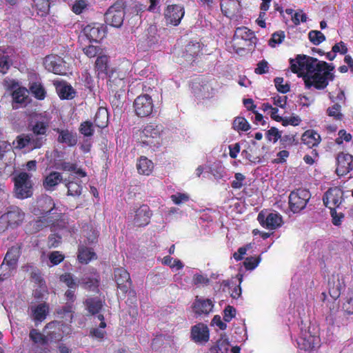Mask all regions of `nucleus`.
Segmentation results:
<instances>
[{
	"instance_id": "f257e3e1",
	"label": "nucleus",
	"mask_w": 353,
	"mask_h": 353,
	"mask_svg": "<svg viewBox=\"0 0 353 353\" xmlns=\"http://www.w3.org/2000/svg\"><path fill=\"white\" fill-rule=\"evenodd\" d=\"M290 70L302 77L307 88L324 90L334 79V66L323 61L305 54H297L290 59Z\"/></svg>"
},
{
	"instance_id": "f03ea898",
	"label": "nucleus",
	"mask_w": 353,
	"mask_h": 353,
	"mask_svg": "<svg viewBox=\"0 0 353 353\" xmlns=\"http://www.w3.org/2000/svg\"><path fill=\"white\" fill-rule=\"evenodd\" d=\"M43 331L49 342L57 343L72 332V327L63 321L54 320L46 323Z\"/></svg>"
},
{
	"instance_id": "7ed1b4c3",
	"label": "nucleus",
	"mask_w": 353,
	"mask_h": 353,
	"mask_svg": "<svg viewBox=\"0 0 353 353\" xmlns=\"http://www.w3.org/2000/svg\"><path fill=\"white\" fill-rule=\"evenodd\" d=\"M126 7L125 0H117L105 12V22L115 28L121 27L123 23Z\"/></svg>"
},
{
	"instance_id": "20e7f679",
	"label": "nucleus",
	"mask_w": 353,
	"mask_h": 353,
	"mask_svg": "<svg viewBox=\"0 0 353 353\" xmlns=\"http://www.w3.org/2000/svg\"><path fill=\"white\" fill-rule=\"evenodd\" d=\"M32 175L26 172H21L14 176V192L17 199H24L33 194Z\"/></svg>"
},
{
	"instance_id": "39448f33",
	"label": "nucleus",
	"mask_w": 353,
	"mask_h": 353,
	"mask_svg": "<svg viewBox=\"0 0 353 353\" xmlns=\"http://www.w3.org/2000/svg\"><path fill=\"white\" fill-rule=\"evenodd\" d=\"M256 37L253 31L245 26L236 28L232 38V48L234 52L239 54L245 49L248 42L255 43Z\"/></svg>"
},
{
	"instance_id": "423d86ee",
	"label": "nucleus",
	"mask_w": 353,
	"mask_h": 353,
	"mask_svg": "<svg viewBox=\"0 0 353 353\" xmlns=\"http://www.w3.org/2000/svg\"><path fill=\"white\" fill-rule=\"evenodd\" d=\"M114 280L117 284V288L120 289L124 294L128 292V294L132 296L130 299L131 303H136V292L134 290L130 289L132 285V282L129 272L123 268H117L114 270Z\"/></svg>"
},
{
	"instance_id": "0eeeda50",
	"label": "nucleus",
	"mask_w": 353,
	"mask_h": 353,
	"mask_svg": "<svg viewBox=\"0 0 353 353\" xmlns=\"http://www.w3.org/2000/svg\"><path fill=\"white\" fill-rule=\"evenodd\" d=\"M161 125L150 123L140 132L139 141L143 145L155 147L159 144V139L163 132Z\"/></svg>"
},
{
	"instance_id": "6e6552de",
	"label": "nucleus",
	"mask_w": 353,
	"mask_h": 353,
	"mask_svg": "<svg viewBox=\"0 0 353 353\" xmlns=\"http://www.w3.org/2000/svg\"><path fill=\"white\" fill-rule=\"evenodd\" d=\"M311 197L308 190L297 189L291 192L289 196L288 203L290 210L294 213H298L303 210Z\"/></svg>"
},
{
	"instance_id": "1a4fd4ad",
	"label": "nucleus",
	"mask_w": 353,
	"mask_h": 353,
	"mask_svg": "<svg viewBox=\"0 0 353 353\" xmlns=\"http://www.w3.org/2000/svg\"><path fill=\"white\" fill-rule=\"evenodd\" d=\"M63 59L57 54L47 55L43 59L45 68L55 74L65 75L67 73Z\"/></svg>"
},
{
	"instance_id": "9d476101",
	"label": "nucleus",
	"mask_w": 353,
	"mask_h": 353,
	"mask_svg": "<svg viewBox=\"0 0 353 353\" xmlns=\"http://www.w3.org/2000/svg\"><path fill=\"white\" fill-rule=\"evenodd\" d=\"M107 85L109 94L124 93L125 87L124 74L120 72L112 70L109 74Z\"/></svg>"
},
{
	"instance_id": "9b49d317",
	"label": "nucleus",
	"mask_w": 353,
	"mask_h": 353,
	"mask_svg": "<svg viewBox=\"0 0 353 353\" xmlns=\"http://www.w3.org/2000/svg\"><path fill=\"white\" fill-rule=\"evenodd\" d=\"M257 220L262 227L268 230H275L281 226L282 216L277 212H270L265 215L263 212L259 213Z\"/></svg>"
},
{
	"instance_id": "f8f14e48",
	"label": "nucleus",
	"mask_w": 353,
	"mask_h": 353,
	"mask_svg": "<svg viewBox=\"0 0 353 353\" xmlns=\"http://www.w3.org/2000/svg\"><path fill=\"white\" fill-rule=\"evenodd\" d=\"M336 173L338 176H345L353 170V156L343 152L336 156Z\"/></svg>"
},
{
	"instance_id": "ddd939ff",
	"label": "nucleus",
	"mask_w": 353,
	"mask_h": 353,
	"mask_svg": "<svg viewBox=\"0 0 353 353\" xmlns=\"http://www.w3.org/2000/svg\"><path fill=\"white\" fill-rule=\"evenodd\" d=\"M343 199V192L338 187L329 188L323 196V204L330 210L338 208Z\"/></svg>"
},
{
	"instance_id": "4468645a",
	"label": "nucleus",
	"mask_w": 353,
	"mask_h": 353,
	"mask_svg": "<svg viewBox=\"0 0 353 353\" xmlns=\"http://www.w3.org/2000/svg\"><path fill=\"white\" fill-rule=\"evenodd\" d=\"M185 10L180 5H169L165 10L164 16L167 24L178 26L183 17Z\"/></svg>"
},
{
	"instance_id": "2eb2a0df",
	"label": "nucleus",
	"mask_w": 353,
	"mask_h": 353,
	"mask_svg": "<svg viewBox=\"0 0 353 353\" xmlns=\"http://www.w3.org/2000/svg\"><path fill=\"white\" fill-rule=\"evenodd\" d=\"M190 338L196 343L203 344L210 339V331L207 325L199 323L191 327Z\"/></svg>"
},
{
	"instance_id": "dca6fc26",
	"label": "nucleus",
	"mask_w": 353,
	"mask_h": 353,
	"mask_svg": "<svg viewBox=\"0 0 353 353\" xmlns=\"http://www.w3.org/2000/svg\"><path fill=\"white\" fill-rule=\"evenodd\" d=\"M214 307L212 300L209 299L195 297L192 304V309L196 316H208Z\"/></svg>"
},
{
	"instance_id": "f3484780",
	"label": "nucleus",
	"mask_w": 353,
	"mask_h": 353,
	"mask_svg": "<svg viewBox=\"0 0 353 353\" xmlns=\"http://www.w3.org/2000/svg\"><path fill=\"white\" fill-rule=\"evenodd\" d=\"M192 92L194 95L204 98H210L214 93V88L210 81L198 79L192 85Z\"/></svg>"
},
{
	"instance_id": "a211bd4d",
	"label": "nucleus",
	"mask_w": 353,
	"mask_h": 353,
	"mask_svg": "<svg viewBox=\"0 0 353 353\" xmlns=\"http://www.w3.org/2000/svg\"><path fill=\"white\" fill-rule=\"evenodd\" d=\"M86 37L91 42L98 43L105 36V27L103 24L92 23L86 26L83 29Z\"/></svg>"
},
{
	"instance_id": "6ab92c4d",
	"label": "nucleus",
	"mask_w": 353,
	"mask_h": 353,
	"mask_svg": "<svg viewBox=\"0 0 353 353\" xmlns=\"http://www.w3.org/2000/svg\"><path fill=\"white\" fill-rule=\"evenodd\" d=\"M25 214L18 208L12 206L2 214L3 221L6 220L10 228H16L22 223Z\"/></svg>"
},
{
	"instance_id": "aec40b11",
	"label": "nucleus",
	"mask_w": 353,
	"mask_h": 353,
	"mask_svg": "<svg viewBox=\"0 0 353 353\" xmlns=\"http://www.w3.org/2000/svg\"><path fill=\"white\" fill-rule=\"evenodd\" d=\"M152 212L148 205H141L134 211L133 223L135 226L145 227L150 222Z\"/></svg>"
},
{
	"instance_id": "412c9836",
	"label": "nucleus",
	"mask_w": 353,
	"mask_h": 353,
	"mask_svg": "<svg viewBox=\"0 0 353 353\" xmlns=\"http://www.w3.org/2000/svg\"><path fill=\"white\" fill-rule=\"evenodd\" d=\"M21 246L19 245L12 246L8 250L1 268L3 269L5 266H8L9 271L15 269L21 254Z\"/></svg>"
},
{
	"instance_id": "4be33fe9",
	"label": "nucleus",
	"mask_w": 353,
	"mask_h": 353,
	"mask_svg": "<svg viewBox=\"0 0 353 353\" xmlns=\"http://www.w3.org/2000/svg\"><path fill=\"white\" fill-rule=\"evenodd\" d=\"M57 0H31V8L36 16L42 18L50 14L51 5Z\"/></svg>"
},
{
	"instance_id": "5701e85b",
	"label": "nucleus",
	"mask_w": 353,
	"mask_h": 353,
	"mask_svg": "<svg viewBox=\"0 0 353 353\" xmlns=\"http://www.w3.org/2000/svg\"><path fill=\"white\" fill-rule=\"evenodd\" d=\"M30 316L36 325L43 322L49 314V305L46 303H41L30 307Z\"/></svg>"
},
{
	"instance_id": "b1692460",
	"label": "nucleus",
	"mask_w": 353,
	"mask_h": 353,
	"mask_svg": "<svg viewBox=\"0 0 353 353\" xmlns=\"http://www.w3.org/2000/svg\"><path fill=\"white\" fill-rule=\"evenodd\" d=\"M319 338L310 332H305L300 336L296 341L298 347L304 351H312L318 343Z\"/></svg>"
},
{
	"instance_id": "393cba45",
	"label": "nucleus",
	"mask_w": 353,
	"mask_h": 353,
	"mask_svg": "<svg viewBox=\"0 0 353 353\" xmlns=\"http://www.w3.org/2000/svg\"><path fill=\"white\" fill-rule=\"evenodd\" d=\"M203 44L199 41H191L185 47L183 57L188 61H194L203 53Z\"/></svg>"
},
{
	"instance_id": "a878e982",
	"label": "nucleus",
	"mask_w": 353,
	"mask_h": 353,
	"mask_svg": "<svg viewBox=\"0 0 353 353\" xmlns=\"http://www.w3.org/2000/svg\"><path fill=\"white\" fill-rule=\"evenodd\" d=\"M12 108H20L26 105L29 102V92L23 87H19L12 93Z\"/></svg>"
},
{
	"instance_id": "bb28decb",
	"label": "nucleus",
	"mask_w": 353,
	"mask_h": 353,
	"mask_svg": "<svg viewBox=\"0 0 353 353\" xmlns=\"http://www.w3.org/2000/svg\"><path fill=\"white\" fill-rule=\"evenodd\" d=\"M62 174L56 171L50 172L43 180V187L47 191H54L56 186L63 182Z\"/></svg>"
},
{
	"instance_id": "cd10ccee",
	"label": "nucleus",
	"mask_w": 353,
	"mask_h": 353,
	"mask_svg": "<svg viewBox=\"0 0 353 353\" xmlns=\"http://www.w3.org/2000/svg\"><path fill=\"white\" fill-rule=\"evenodd\" d=\"M301 142L309 148H313L319 145L321 141V135L314 130H307L301 135Z\"/></svg>"
},
{
	"instance_id": "c85d7f7f",
	"label": "nucleus",
	"mask_w": 353,
	"mask_h": 353,
	"mask_svg": "<svg viewBox=\"0 0 353 353\" xmlns=\"http://www.w3.org/2000/svg\"><path fill=\"white\" fill-rule=\"evenodd\" d=\"M55 131L59 134L57 141L59 143L65 144L69 147H72L77 143V137L76 133L68 130H61L57 128Z\"/></svg>"
},
{
	"instance_id": "c756f323",
	"label": "nucleus",
	"mask_w": 353,
	"mask_h": 353,
	"mask_svg": "<svg viewBox=\"0 0 353 353\" xmlns=\"http://www.w3.org/2000/svg\"><path fill=\"white\" fill-rule=\"evenodd\" d=\"M220 6L222 13L227 17L234 16L241 9V2L239 0H225Z\"/></svg>"
},
{
	"instance_id": "7c9ffc66",
	"label": "nucleus",
	"mask_w": 353,
	"mask_h": 353,
	"mask_svg": "<svg viewBox=\"0 0 353 353\" xmlns=\"http://www.w3.org/2000/svg\"><path fill=\"white\" fill-rule=\"evenodd\" d=\"M134 107L135 110H153V100L149 94H141L134 100Z\"/></svg>"
},
{
	"instance_id": "2f4dec72",
	"label": "nucleus",
	"mask_w": 353,
	"mask_h": 353,
	"mask_svg": "<svg viewBox=\"0 0 353 353\" xmlns=\"http://www.w3.org/2000/svg\"><path fill=\"white\" fill-rule=\"evenodd\" d=\"M271 118L277 121L281 122L283 126H288L289 125L292 126H297L301 122V119L295 114H292L290 117H282L278 114V112H271Z\"/></svg>"
},
{
	"instance_id": "473e14b6",
	"label": "nucleus",
	"mask_w": 353,
	"mask_h": 353,
	"mask_svg": "<svg viewBox=\"0 0 353 353\" xmlns=\"http://www.w3.org/2000/svg\"><path fill=\"white\" fill-rule=\"evenodd\" d=\"M94 259H97V254L92 248L85 245H79L77 259L80 263L88 264Z\"/></svg>"
},
{
	"instance_id": "72a5a7b5",
	"label": "nucleus",
	"mask_w": 353,
	"mask_h": 353,
	"mask_svg": "<svg viewBox=\"0 0 353 353\" xmlns=\"http://www.w3.org/2000/svg\"><path fill=\"white\" fill-rule=\"evenodd\" d=\"M29 338L32 344L36 346H46L49 343L46 334L41 333L35 328L30 330Z\"/></svg>"
},
{
	"instance_id": "f704fd0d",
	"label": "nucleus",
	"mask_w": 353,
	"mask_h": 353,
	"mask_svg": "<svg viewBox=\"0 0 353 353\" xmlns=\"http://www.w3.org/2000/svg\"><path fill=\"white\" fill-rule=\"evenodd\" d=\"M137 169L140 174L149 176L154 169L152 161L145 157H141L137 163Z\"/></svg>"
},
{
	"instance_id": "c9c22d12",
	"label": "nucleus",
	"mask_w": 353,
	"mask_h": 353,
	"mask_svg": "<svg viewBox=\"0 0 353 353\" xmlns=\"http://www.w3.org/2000/svg\"><path fill=\"white\" fill-rule=\"evenodd\" d=\"M57 168L63 172H73L81 178L86 176V172L83 169L78 168L76 163L61 161L57 164Z\"/></svg>"
},
{
	"instance_id": "e433bc0d",
	"label": "nucleus",
	"mask_w": 353,
	"mask_h": 353,
	"mask_svg": "<svg viewBox=\"0 0 353 353\" xmlns=\"http://www.w3.org/2000/svg\"><path fill=\"white\" fill-rule=\"evenodd\" d=\"M56 90L59 97L61 99H72L75 94L73 88L70 85L67 84L65 82H59L58 84H57Z\"/></svg>"
},
{
	"instance_id": "4c0bfd02",
	"label": "nucleus",
	"mask_w": 353,
	"mask_h": 353,
	"mask_svg": "<svg viewBox=\"0 0 353 353\" xmlns=\"http://www.w3.org/2000/svg\"><path fill=\"white\" fill-rule=\"evenodd\" d=\"M38 203L41 214L43 216H47L55 208L54 200L50 196L41 198Z\"/></svg>"
},
{
	"instance_id": "58836bf2",
	"label": "nucleus",
	"mask_w": 353,
	"mask_h": 353,
	"mask_svg": "<svg viewBox=\"0 0 353 353\" xmlns=\"http://www.w3.org/2000/svg\"><path fill=\"white\" fill-rule=\"evenodd\" d=\"M279 143L281 148L290 149L293 146H297L299 143L296 134H287L281 136Z\"/></svg>"
},
{
	"instance_id": "ea45409f",
	"label": "nucleus",
	"mask_w": 353,
	"mask_h": 353,
	"mask_svg": "<svg viewBox=\"0 0 353 353\" xmlns=\"http://www.w3.org/2000/svg\"><path fill=\"white\" fill-rule=\"evenodd\" d=\"M65 187L68 188V195L78 196L82 192V185L81 181L76 182L70 181L69 179H65L63 181Z\"/></svg>"
},
{
	"instance_id": "a19ab883",
	"label": "nucleus",
	"mask_w": 353,
	"mask_h": 353,
	"mask_svg": "<svg viewBox=\"0 0 353 353\" xmlns=\"http://www.w3.org/2000/svg\"><path fill=\"white\" fill-rule=\"evenodd\" d=\"M88 311L92 314H98L103 307L102 301L99 298H89L85 301Z\"/></svg>"
},
{
	"instance_id": "79ce46f5",
	"label": "nucleus",
	"mask_w": 353,
	"mask_h": 353,
	"mask_svg": "<svg viewBox=\"0 0 353 353\" xmlns=\"http://www.w3.org/2000/svg\"><path fill=\"white\" fill-rule=\"evenodd\" d=\"M108 57L106 55L98 56L96 59L94 69L97 72V77L99 78L102 74H107Z\"/></svg>"
},
{
	"instance_id": "37998d69",
	"label": "nucleus",
	"mask_w": 353,
	"mask_h": 353,
	"mask_svg": "<svg viewBox=\"0 0 353 353\" xmlns=\"http://www.w3.org/2000/svg\"><path fill=\"white\" fill-rule=\"evenodd\" d=\"M29 90L33 96L39 100H43L46 97L45 88L39 82L32 83L29 86Z\"/></svg>"
},
{
	"instance_id": "c03bdc74",
	"label": "nucleus",
	"mask_w": 353,
	"mask_h": 353,
	"mask_svg": "<svg viewBox=\"0 0 353 353\" xmlns=\"http://www.w3.org/2000/svg\"><path fill=\"white\" fill-rule=\"evenodd\" d=\"M124 93L110 94V103L114 110H121L124 103Z\"/></svg>"
},
{
	"instance_id": "a18cd8bd",
	"label": "nucleus",
	"mask_w": 353,
	"mask_h": 353,
	"mask_svg": "<svg viewBox=\"0 0 353 353\" xmlns=\"http://www.w3.org/2000/svg\"><path fill=\"white\" fill-rule=\"evenodd\" d=\"M49 128L48 121H37L32 125L31 131L32 133L36 134V135H41L47 137V131Z\"/></svg>"
},
{
	"instance_id": "49530a36",
	"label": "nucleus",
	"mask_w": 353,
	"mask_h": 353,
	"mask_svg": "<svg viewBox=\"0 0 353 353\" xmlns=\"http://www.w3.org/2000/svg\"><path fill=\"white\" fill-rule=\"evenodd\" d=\"M232 128L236 131H248L250 128L248 121L241 117H237L234 119Z\"/></svg>"
},
{
	"instance_id": "de8ad7c7",
	"label": "nucleus",
	"mask_w": 353,
	"mask_h": 353,
	"mask_svg": "<svg viewBox=\"0 0 353 353\" xmlns=\"http://www.w3.org/2000/svg\"><path fill=\"white\" fill-rule=\"evenodd\" d=\"M60 281L64 283L69 288L75 289L79 281H77L74 276L69 272L64 273L60 276Z\"/></svg>"
},
{
	"instance_id": "09e8293b",
	"label": "nucleus",
	"mask_w": 353,
	"mask_h": 353,
	"mask_svg": "<svg viewBox=\"0 0 353 353\" xmlns=\"http://www.w3.org/2000/svg\"><path fill=\"white\" fill-rule=\"evenodd\" d=\"M29 135L31 141L32 149L41 148L47 140L46 137L45 136L36 135V134L33 133H30Z\"/></svg>"
},
{
	"instance_id": "8fccbe9b",
	"label": "nucleus",
	"mask_w": 353,
	"mask_h": 353,
	"mask_svg": "<svg viewBox=\"0 0 353 353\" xmlns=\"http://www.w3.org/2000/svg\"><path fill=\"white\" fill-rule=\"evenodd\" d=\"M310 41L315 46H318L325 40V35L319 30H311L308 34Z\"/></svg>"
},
{
	"instance_id": "3c124183",
	"label": "nucleus",
	"mask_w": 353,
	"mask_h": 353,
	"mask_svg": "<svg viewBox=\"0 0 353 353\" xmlns=\"http://www.w3.org/2000/svg\"><path fill=\"white\" fill-rule=\"evenodd\" d=\"M285 37L284 31L279 30L274 32L272 34V37L268 41L269 46L274 48L277 44H280L283 42Z\"/></svg>"
},
{
	"instance_id": "603ef678",
	"label": "nucleus",
	"mask_w": 353,
	"mask_h": 353,
	"mask_svg": "<svg viewBox=\"0 0 353 353\" xmlns=\"http://www.w3.org/2000/svg\"><path fill=\"white\" fill-rule=\"evenodd\" d=\"M109 112H97L95 115V122L99 128H104L106 126Z\"/></svg>"
},
{
	"instance_id": "864d4df0",
	"label": "nucleus",
	"mask_w": 353,
	"mask_h": 353,
	"mask_svg": "<svg viewBox=\"0 0 353 353\" xmlns=\"http://www.w3.org/2000/svg\"><path fill=\"white\" fill-rule=\"evenodd\" d=\"M82 81L86 88L90 92L93 91L94 88V81L91 74L85 70L82 73Z\"/></svg>"
},
{
	"instance_id": "5fc2aeb1",
	"label": "nucleus",
	"mask_w": 353,
	"mask_h": 353,
	"mask_svg": "<svg viewBox=\"0 0 353 353\" xmlns=\"http://www.w3.org/2000/svg\"><path fill=\"white\" fill-rule=\"evenodd\" d=\"M281 136V132L275 127H272L265 133L266 138L270 141H272L273 143L280 140Z\"/></svg>"
},
{
	"instance_id": "6e6d98bb",
	"label": "nucleus",
	"mask_w": 353,
	"mask_h": 353,
	"mask_svg": "<svg viewBox=\"0 0 353 353\" xmlns=\"http://www.w3.org/2000/svg\"><path fill=\"white\" fill-rule=\"evenodd\" d=\"M17 148L19 149H23L28 145L31 146L30 139L29 134H21L17 137Z\"/></svg>"
},
{
	"instance_id": "4d7b16f0",
	"label": "nucleus",
	"mask_w": 353,
	"mask_h": 353,
	"mask_svg": "<svg viewBox=\"0 0 353 353\" xmlns=\"http://www.w3.org/2000/svg\"><path fill=\"white\" fill-rule=\"evenodd\" d=\"M343 309L349 314H353V288L348 292L347 299L343 304Z\"/></svg>"
},
{
	"instance_id": "13d9d810",
	"label": "nucleus",
	"mask_w": 353,
	"mask_h": 353,
	"mask_svg": "<svg viewBox=\"0 0 353 353\" xmlns=\"http://www.w3.org/2000/svg\"><path fill=\"white\" fill-rule=\"evenodd\" d=\"M81 284L88 290H94L99 286V281L91 277L83 278L81 280Z\"/></svg>"
},
{
	"instance_id": "bf43d9fd",
	"label": "nucleus",
	"mask_w": 353,
	"mask_h": 353,
	"mask_svg": "<svg viewBox=\"0 0 353 353\" xmlns=\"http://www.w3.org/2000/svg\"><path fill=\"white\" fill-rule=\"evenodd\" d=\"M261 261V258L250 256L247 257L243 262L244 267L248 270H252L257 267L259 262Z\"/></svg>"
},
{
	"instance_id": "052dcab7",
	"label": "nucleus",
	"mask_w": 353,
	"mask_h": 353,
	"mask_svg": "<svg viewBox=\"0 0 353 353\" xmlns=\"http://www.w3.org/2000/svg\"><path fill=\"white\" fill-rule=\"evenodd\" d=\"M48 259L53 265H57L64 260L65 256L59 251H53L49 254Z\"/></svg>"
},
{
	"instance_id": "680f3d73",
	"label": "nucleus",
	"mask_w": 353,
	"mask_h": 353,
	"mask_svg": "<svg viewBox=\"0 0 353 353\" xmlns=\"http://www.w3.org/2000/svg\"><path fill=\"white\" fill-rule=\"evenodd\" d=\"M245 180L244 174L240 172L235 173L234 180L231 182V187L235 190L241 189L243 185V182Z\"/></svg>"
},
{
	"instance_id": "e2e57ef3",
	"label": "nucleus",
	"mask_w": 353,
	"mask_h": 353,
	"mask_svg": "<svg viewBox=\"0 0 353 353\" xmlns=\"http://www.w3.org/2000/svg\"><path fill=\"white\" fill-rule=\"evenodd\" d=\"M79 132L85 137L92 136L94 133L92 123L88 121L83 122L80 125Z\"/></svg>"
},
{
	"instance_id": "0e129e2a",
	"label": "nucleus",
	"mask_w": 353,
	"mask_h": 353,
	"mask_svg": "<svg viewBox=\"0 0 353 353\" xmlns=\"http://www.w3.org/2000/svg\"><path fill=\"white\" fill-rule=\"evenodd\" d=\"M88 3L85 0H76L72 7V11L76 14H80L86 8Z\"/></svg>"
},
{
	"instance_id": "69168bd1",
	"label": "nucleus",
	"mask_w": 353,
	"mask_h": 353,
	"mask_svg": "<svg viewBox=\"0 0 353 353\" xmlns=\"http://www.w3.org/2000/svg\"><path fill=\"white\" fill-rule=\"evenodd\" d=\"M283 78L276 77L274 80L275 86L279 92L285 94L290 91V85L288 84H283Z\"/></svg>"
},
{
	"instance_id": "338daca9",
	"label": "nucleus",
	"mask_w": 353,
	"mask_h": 353,
	"mask_svg": "<svg viewBox=\"0 0 353 353\" xmlns=\"http://www.w3.org/2000/svg\"><path fill=\"white\" fill-rule=\"evenodd\" d=\"M87 229H90L88 232H87L85 236L87 239V243L88 244H92L97 241L99 237V232L97 230H94L92 227H87Z\"/></svg>"
},
{
	"instance_id": "774afa93",
	"label": "nucleus",
	"mask_w": 353,
	"mask_h": 353,
	"mask_svg": "<svg viewBox=\"0 0 353 353\" xmlns=\"http://www.w3.org/2000/svg\"><path fill=\"white\" fill-rule=\"evenodd\" d=\"M236 316V309L231 305H228L223 310V321L230 322Z\"/></svg>"
}]
</instances>
